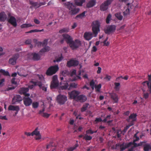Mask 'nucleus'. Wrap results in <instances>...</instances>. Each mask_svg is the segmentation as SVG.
<instances>
[{"instance_id": "1", "label": "nucleus", "mask_w": 151, "mask_h": 151, "mask_svg": "<svg viewBox=\"0 0 151 151\" xmlns=\"http://www.w3.org/2000/svg\"><path fill=\"white\" fill-rule=\"evenodd\" d=\"M67 8L69 10V13L71 15L77 14L80 11V9L76 7L72 3H69L67 5Z\"/></svg>"}, {"instance_id": "2", "label": "nucleus", "mask_w": 151, "mask_h": 151, "mask_svg": "<svg viewBox=\"0 0 151 151\" xmlns=\"http://www.w3.org/2000/svg\"><path fill=\"white\" fill-rule=\"evenodd\" d=\"M92 26L94 37H96L98 32L100 31V23L98 21H95L92 22Z\"/></svg>"}, {"instance_id": "3", "label": "nucleus", "mask_w": 151, "mask_h": 151, "mask_svg": "<svg viewBox=\"0 0 151 151\" xmlns=\"http://www.w3.org/2000/svg\"><path fill=\"white\" fill-rule=\"evenodd\" d=\"M58 65L51 66L48 68L46 72V74L47 76H51L55 74L58 70Z\"/></svg>"}, {"instance_id": "4", "label": "nucleus", "mask_w": 151, "mask_h": 151, "mask_svg": "<svg viewBox=\"0 0 151 151\" xmlns=\"http://www.w3.org/2000/svg\"><path fill=\"white\" fill-rule=\"evenodd\" d=\"M81 45V42L78 40H73L69 45L70 47L73 50L78 48Z\"/></svg>"}, {"instance_id": "5", "label": "nucleus", "mask_w": 151, "mask_h": 151, "mask_svg": "<svg viewBox=\"0 0 151 151\" xmlns=\"http://www.w3.org/2000/svg\"><path fill=\"white\" fill-rule=\"evenodd\" d=\"M114 0H106L100 6V9L102 11L106 10L108 8V6L110 5Z\"/></svg>"}, {"instance_id": "6", "label": "nucleus", "mask_w": 151, "mask_h": 151, "mask_svg": "<svg viewBox=\"0 0 151 151\" xmlns=\"http://www.w3.org/2000/svg\"><path fill=\"white\" fill-rule=\"evenodd\" d=\"M67 100V98L65 95H59L57 98V102L61 105L64 104Z\"/></svg>"}, {"instance_id": "7", "label": "nucleus", "mask_w": 151, "mask_h": 151, "mask_svg": "<svg viewBox=\"0 0 151 151\" xmlns=\"http://www.w3.org/2000/svg\"><path fill=\"white\" fill-rule=\"evenodd\" d=\"M58 86V76L57 75H54L52 77V81L51 82L50 86V88L52 89L56 88Z\"/></svg>"}, {"instance_id": "8", "label": "nucleus", "mask_w": 151, "mask_h": 151, "mask_svg": "<svg viewBox=\"0 0 151 151\" xmlns=\"http://www.w3.org/2000/svg\"><path fill=\"white\" fill-rule=\"evenodd\" d=\"M116 29V26L114 25H109L104 30V31L106 34L109 35L113 33L115 31Z\"/></svg>"}, {"instance_id": "9", "label": "nucleus", "mask_w": 151, "mask_h": 151, "mask_svg": "<svg viewBox=\"0 0 151 151\" xmlns=\"http://www.w3.org/2000/svg\"><path fill=\"white\" fill-rule=\"evenodd\" d=\"M80 93V91L74 90L71 92H69L68 94L70 99L76 100L77 97Z\"/></svg>"}, {"instance_id": "10", "label": "nucleus", "mask_w": 151, "mask_h": 151, "mask_svg": "<svg viewBox=\"0 0 151 151\" xmlns=\"http://www.w3.org/2000/svg\"><path fill=\"white\" fill-rule=\"evenodd\" d=\"M19 55L18 53L15 54L13 55L12 58L9 60V63L12 65H14L16 63V61L19 58Z\"/></svg>"}, {"instance_id": "11", "label": "nucleus", "mask_w": 151, "mask_h": 151, "mask_svg": "<svg viewBox=\"0 0 151 151\" xmlns=\"http://www.w3.org/2000/svg\"><path fill=\"white\" fill-rule=\"evenodd\" d=\"M77 84L74 83H72L70 84V86L69 87V85L68 83L65 84L64 86H62V89H68L70 90L72 88H76L77 87Z\"/></svg>"}, {"instance_id": "12", "label": "nucleus", "mask_w": 151, "mask_h": 151, "mask_svg": "<svg viewBox=\"0 0 151 151\" xmlns=\"http://www.w3.org/2000/svg\"><path fill=\"white\" fill-rule=\"evenodd\" d=\"M22 100L21 96L19 95H16L14 96L12 100V104H15L17 103H19Z\"/></svg>"}, {"instance_id": "13", "label": "nucleus", "mask_w": 151, "mask_h": 151, "mask_svg": "<svg viewBox=\"0 0 151 151\" xmlns=\"http://www.w3.org/2000/svg\"><path fill=\"white\" fill-rule=\"evenodd\" d=\"M23 103L26 106H30L32 103V100L28 97H24L23 99Z\"/></svg>"}, {"instance_id": "14", "label": "nucleus", "mask_w": 151, "mask_h": 151, "mask_svg": "<svg viewBox=\"0 0 151 151\" xmlns=\"http://www.w3.org/2000/svg\"><path fill=\"white\" fill-rule=\"evenodd\" d=\"M62 36L66 43L69 45L73 40L72 37L67 34H63L62 35Z\"/></svg>"}, {"instance_id": "15", "label": "nucleus", "mask_w": 151, "mask_h": 151, "mask_svg": "<svg viewBox=\"0 0 151 151\" xmlns=\"http://www.w3.org/2000/svg\"><path fill=\"white\" fill-rule=\"evenodd\" d=\"M137 115L136 114L133 113L129 116V118L127 119L128 122L133 123L134 124V122L136 120V117Z\"/></svg>"}, {"instance_id": "16", "label": "nucleus", "mask_w": 151, "mask_h": 151, "mask_svg": "<svg viewBox=\"0 0 151 151\" xmlns=\"http://www.w3.org/2000/svg\"><path fill=\"white\" fill-rule=\"evenodd\" d=\"M87 99L86 96L81 94L78 96L77 97L76 101L80 102L81 103H83L85 102Z\"/></svg>"}, {"instance_id": "17", "label": "nucleus", "mask_w": 151, "mask_h": 151, "mask_svg": "<svg viewBox=\"0 0 151 151\" xmlns=\"http://www.w3.org/2000/svg\"><path fill=\"white\" fill-rule=\"evenodd\" d=\"M8 22L11 24L14 27L17 26V22L16 19L14 17L11 16L8 19Z\"/></svg>"}, {"instance_id": "18", "label": "nucleus", "mask_w": 151, "mask_h": 151, "mask_svg": "<svg viewBox=\"0 0 151 151\" xmlns=\"http://www.w3.org/2000/svg\"><path fill=\"white\" fill-rule=\"evenodd\" d=\"M79 64V61L76 60H70L68 61L67 63V65L68 67L72 66H76Z\"/></svg>"}, {"instance_id": "19", "label": "nucleus", "mask_w": 151, "mask_h": 151, "mask_svg": "<svg viewBox=\"0 0 151 151\" xmlns=\"http://www.w3.org/2000/svg\"><path fill=\"white\" fill-rule=\"evenodd\" d=\"M34 135H36L35 139L36 140L40 139L41 138V135L40 134V132L38 131V128H36L32 132V136H33Z\"/></svg>"}, {"instance_id": "20", "label": "nucleus", "mask_w": 151, "mask_h": 151, "mask_svg": "<svg viewBox=\"0 0 151 151\" xmlns=\"http://www.w3.org/2000/svg\"><path fill=\"white\" fill-rule=\"evenodd\" d=\"M111 98L114 101V103H117L118 101V96L115 93H109Z\"/></svg>"}, {"instance_id": "21", "label": "nucleus", "mask_w": 151, "mask_h": 151, "mask_svg": "<svg viewBox=\"0 0 151 151\" xmlns=\"http://www.w3.org/2000/svg\"><path fill=\"white\" fill-rule=\"evenodd\" d=\"M85 39L88 40H91L93 37V34L91 32H86L84 35Z\"/></svg>"}, {"instance_id": "22", "label": "nucleus", "mask_w": 151, "mask_h": 151, "mask_svg": "<svg viewBox=\"0 0 151 151\" xmlns=\"http://www.w3.org/2000/svg\"><path fill=\"white\" fill-rule=\"evenodd\" d=\"M8 110L9 111H19L20 110V108L19 106H13L10 105L8 108Z\"/></svg>"}, {"instance_id": "23", "label": "nucleus", "mask_w": 151, "mask_h": 151, "mask_svg": "<svg viewBox=\"0 0 151 151\" xmlns=\"http://www.w3.org/2000/svg\"><path fill=\"white\" fill-rule=\"evenodd\" d=\"M96 4L95 0H91L89 1L86 5V6L88 8H90L94 6Z\"/></svg>"}, {"instance_id": "24", "label": "nucleus", "mask_w": 151, "mask_h": 151, "mask_svg": "<svg viewBox=\"0 0 151 151\" xmlns=\"http://www.w3.org/2000/svg\"><path fill=\"white\" fill-rule=\"evenodd\" d=\"M85 2V0H75L74 3L73 4L75 6L77 5L79 6H81Z\"/></svg>"}, {"instance_id": "25", "label": "nucleus", "mask_w": 151, "mask_h": 151, "mask_svg": "<svg viewBox=\"0 0 151 151\" xmlns=\"http://www.w3.org/2000/svg\"><path fill=\"white\" fill-rule=\"evenodd\" d=\"M29 90V89L28 88H21L19 91V93L21 94H23L27 92Z\"/></svg>"}, {"instance_id": "26", "label": "nucleus", "mask_w": 151, "mask_h": 151, "mask_svg": "<svg viewBox=\"0 0 151 151\" xmlns=\"http://www.w3.org/2000/svg\"><path fill=\"white\" fill-rule=\"evenodd\" d=\"M6 17V15L4 12H1L0 13V21H4Z\"/></svg>"}, {"instance_id": "27", "label": "nucleus", "mask_w": 151, "mask_h": 151, "mask_svg": "<svg viewBox=\"0 0 151 151\" xmlns=\"http://www.w3.org/2000/svg\"><path fill=\"white\" fill-rule=\"evenodd\" d=\"M17 74L21 76H23L24 77H26L27 75L25 70H21L20 72H18Z\"/></svg>"}, {"instance_id": "28", "label": "nucleus", "mask_w": 151, "mask_h": 151, "mask_svg": "<svg viewBox=\"0 0 151 151\" xmlns=\"http://www.w3.org/2000/svg\"><path fill=\"white\" fill-rule=\"evenodd\" d=\"M32 55L33 56L32 59L34 60H38L40 58V56L37 53H33Z\"/></svg>"}, {"instance_id": "29", "label": "nucleus", "mask_w": 151, "mask_h": 151, "mask_svg": "<svg viewBox=\"0 0 151 151\" xmlns=\"http://www.w3.org/2000/svg\"><path fill=\"white\" fill-rule=\"evenodd\" d=\"M135 142H134V141H133V142H132V145H133V146H132V147H133V149L138 146H142L143 145V143H146L145 141H142L140 142L139 143L137 144L135 143Z\"/></svg>"}, {"instance_id": "30", "label": "nucleus", "mask_w": 151, "mask_h": 151, "mask_svg": "<svg viewBox=\"0 0 151 151\" xmlns=\"http://www.w3.org/2000/svg\"><path fill=\"white\" fill-rule=\"evenodd\" d=\"M78 146V144L76 143L73 146L68 148L67 149V151H73L76 149Z\"/></svg>"}, {"instance_id": "31", "label": "nucleus", "mask_w": 151, "mask_h": 151, "mask_svg": "<svg viewBox=\"0 0 151 151\" xmlns=\"http://www.w3.org/2000/svg\"><path fill=\"white\" fill-rule=\"evenodd\" d=\"M37 76L38 77L40 81H38V82H41V84L45 83V80L43 76L42 75H37Z\"/></svg>"}, {"instance_id": "32", "label": "nucleus", "mask_w": 151, "mask_h": 151, "mask_svg": "<svg viewBox=\"0 0 151 151\" xmlns=\"http://www.w3.org/2000/svg\"><path fill=\"white\" fill-rule=\"evenodd\" d=\"M40 51V53L47 52L50 50V48L48 46H45Z\"/></svg>"}, {"instance_id": "33", "label": "nucleus", "mask_w": 151, "mask_h": 151, "mask_svg": "<svg viewBox=\"0 0 151 151\" xmlns=\"http://www.w3.org/2000/svg\"><path fill=\"white\" fill-rule=\"evenodd\" d=\"M143 149L144 151H149L151 150V146L149 144H145L144 145Z\"/></svg>"}, {"instance_id": "34", "label": "nucleus", "mask_w": 151, "mask_h": 151, "mask_svg": "<svg viewBox=\"0 0 151 151\" xmlns=\"http://www.w3.org/2000/svg\"><path fill=\"white\" fill-rule=\"evenodd\" d=\"M89 105V104L88 103H86L84 104L83 105L81 109V111L82 112L85 111L87 109Z\"/></svg>"}, {"instance_id": "35", "label": "nucleus", "mask_w": 151, "mask_h": 151, "mask_svg": "<svg viewBox=\"0 0 151 151\" xmlns=\"http://www.w3.org/2000/svg\"><path fill=\"white\" fill-rule=\"evenodd\" d=\"M86 12V11H85L83 12L82 13L77 15L75 17V19H77L78 18L82 19L85 16V14Z\"/></svg>"}, {"instance_id": "36", "label": "nucleus", "mask_w": 151, "mask_h": 151, "mask_svg": "<svg viewBox=\"0 0 151 151\" xmlns=\"http://www.w3.org/2000/svg\"><path fill=\"white\" fill-rule=\"evenodd\" d=\"M69 29L68 27H65L60 30L59 31V32L60 33H67L69 32Z\"/></svg>"}, {"instance_id": "37", "label": "nucleus", "mask_w": 151, "mask_h": 151, "mask_svg": "<svg viewBox=\"0 0 151 151\" xmlns=\"http://www.w3.org/2000/svg\"><path fill=\"white\" fill-rule=\"evenodd\" d=\"M115 15L119 20H121L123 19V17L120 13H116L115 14Z\"/></svg>"}, {"instance_id": "38", "label": "nucleus", "mask_w": 151, "mask_h": 151, "mask_svg": "<svg viewBox=\"0 0 151 151\" xmlns=\"http://www.w3.org/2000/svg\"><path fill=\"white\" fill-rule=\"evenodd\" d=\"M0 73L3 74V75L5 76H9V73L8 71H6L5 70L2 69H1L0 70Z\"/></svg>"}, {"instance_id": "39", "label": "nucleus", "mask_w": 151, "mask_h": 151, "mask_svg": "<svg viewBox=\"0 0 151 151\" xmlns=\"http://www.w3.org/2000/svg\"><path fill=\"white\" fill-rule=\"evenodd\" d=\"M83 139L86 140L87 141L90 140L92 139V137L88 135L87 134H85L83 137Z\"/></svg>"}, {"instance_id": "40", "label": "nucleus", "mask_w": 151, "mask_h": 151, "mask_svg": "<svg viewBox=\"0 0 151 151\" xmlns=\"http://www.w3.org/2000/svg\"><path fill=\"white\" fill-rule=\"evenodd\" d=\"M119 147L120 150V151H123L124 150L126 149L124 143L123 142L122 144H120Z\"/></svg>"}, {"instance_id": "41", "label": "nucleus", "mask_w": 151, "mask_h": 151, "mask_svg": "<svg viewBox=\"0 0 151 151\" xmlns=\"http://www.w3.org/2000/svg\"><path fill=\"white\" fill-rule=\"evenodd\" d=\"M30 4L32 5L33 6L35 7H38L41 6L40 5L38 4L37 2H35L32 1H30Z\"/></svg>"}, {"instance_id": "42", "label": "nucleus", "mask_w": 151, "mask_h": 151, "mask_svg": "<svg viewBox=\"0 0 151 151\" xmlns=\"http://www.w3.org/2000/svg\"><path fill=\"white\" fill-rule=\"evenodd\" d=\"M114 89H115V90L116 91H119V86L120 85V84L119 83H116L115 82L114 83Z\"/></svg>"}, {"instance_id": "43", "label": "nucleus", "mask_w": 151, "mask_h": 151, "mask_svg": "<svg viewBox=\"0 0 151 151\" xmlns=\"http://www.w3.org/2000/svg\"><path fill=\"white\" fill-rule=\"evenodd\" d=\"M32 25L31 24H24L22 25L21 26V28H23L26 27H30L32 26Z\"/></svg>"}, {"instance_id": "44", "label": "nucleus", "mask_w": 151, "mask_h": 151, "mask_svg": "<svg viewBox=\"0 0 151 151\" xmlns=\"http://www.w3.org/2000/svg\"><path fill=\"white\" fill-rule=\"evenodd\" d=\"M63 57L61 55L58 58H56L55 60H54L53 61L54 62H59L61 61L63 59Z\"/></svg>"}, {"instance_id": "45", "label": "nucleus", "mask_w": 151, "mask_h": 151, "mask_svg": "<svg viewBox=\"0 0 151 151\" xmlns=\"http://www.w3.org/2000/svg\"><path fill=\"white\" fill-rule=\"evenodd\" d=\"M32 83L35 86H38L40 88L42 87L41 83V82L37 81H32Z\"/></svg>"}, {"instance_id": "46", "label": "nucleus", "mask_w": 151, "mask_h": 151, "mask_svg": "<svg viewBox=\"0 0 151 151\" xmlns=\"http://www.w3.org/2000/svg\"><path fill=\"white\" fill-rule=\"evenodd\" d=\"M39 105V103L37 102H34L32 103V106L34 108H37Z\"/></svg>"}, {"instance_id": "47", "label": "nucleus", "mask_w": 151, "mask_h": 151, "mask_svg": "<svg viewBox=\"0 0 151 151\" xmlns=\"http://www.w3.org/2000/svg\"><path fill=\"white\" fill-rule=\"evenodd\" d=\"M134 124L133 123H130L127 125L126 126V127L124 128V131L125 132H126L130 127L132 126Z\"/></svg>"}, {"instance_id": "48", "label": "nucleus", "mask_w": 151, "mask_h": 151, "mask_svg": "<svg viewBox=\"0 0 151 151\" xmlns=\"http://www.w3.org/2000/svg\"><path fill=\"white\" fill-rule=\"evenodd\" d=\"M111 15L110 14H109L108 15L106 19V22L107 24H109V21L111 19Z\"/></svg>"}, {"instance_id": "49", "label": "nucleus", "mask_w": 151, "mask_h": 151, "mask_svg": "<svg viewBox=\"0 0 151 151\" xmlns=\"http://www.w3.org/2000/svg\"><path fill=\"white\" fill-rule=\"evenodd\" d=\"M34 42L36 43L38 46L39 47L42 45V42L40 41H37V40L34 39Z\"/></svg>"}, {"instance_id": "50", "label": "nucleus", "mask_w": 151, "mask_h": 151, "mask_svg": "<svg viewBox=\"0 0 151 151\" xmlns=\"http://www.w3.org/2000/svg\"><path fill=\"white\" fill-rule=\"evenodd\" d=\"M101 84H99L97 86H95V88L96 91H99L100 89L101 88Z\"/></svg>"}, {"instance_id": "51", "label": "nucleus", "mask_w": 151, "mask_h": 151, "mask_svg": "<svg viewBox=\"0 0 151 151\" xmlns=\"http://www.w3.org/2000/svg\"><path fill=\"white\" fill-rule=\"evenodd\" d=\"M129 9L128 8L126 9L125 11L123 12V15L124 16H125L127 15L128 14H129Z\"/></svg>"}, {"instance_id": "52", "label": "nucleus", "mask_w": 151, "mask_h": 151, "mask_svg": "<svg viewBox=\"0 0 151 151\" xmlns=\"http://www.w3.org/2000/svg\"><path fill=\"white\" fill-rule=\"evenodd\" d=\"M50 114L46 113H43L42 114V116L46 118H48Z\"/></svg>"}, {"instance_id": "53", "label": "nucleus", "mask_w": 151, "mask_h": 151, "mask_svg": "<svg viewBox=\"0 0 151 151\" xmlns=\"http://www.w3.org/2000/svg\"><path fill=\"white\" fill-rule=\"evenodd\" d=\"M147 83V84L149 88V91L150 92V93H151V84H150L149 82H148L147 81L144 82V83Z\"/></svg>"}, {"instance_id": "54", "label": "nucleus", "mask_w": 151, "mask_h": 151, "mask_svg": "<svg viewBox=\"0 0 151 151\" xmlns=\"http://www.w3.org/2000/svg\"><path fill=\"white\" fill-rule=\"evenodd\" d=\"M48 40L47 39H45L42 42V47L46 46L47 44Z\"/></svg>"}, {"instance_id": "55", "label": "nucleus", "mask_w": 151, "mask_h": 151, "mask_svg": "<svg viewBox=\"0 0 151 151\" xmlns=\"http://www.w3.org/2000/svg\"><path fill=\"white\" fill-rule=\"evenodd\" d=\"M149 96V93H143V98L145 99H146L148 98Z\"/></svg>"}, {"instance_id": "56", "label": "nucleus", "mask_w": 151, "mask_h": 151, "mask_svg": "<svg viewBox=\"0 0 151 151\" xmlns=\"http://www.w3.org/2000/svg\"><path fill=\"white\" fill-rule=\"evenodd\" d=\"M102 121V119L100 117L99 118H96L95 120V122H96V123H97L99 122H100Z\"/></svg>"}, {"instance_id": "57", "label": "nucleus", "mask_w": 151, "mask_h": 151, "mask_svg": "<svg viewBox=\"0 0 151 151\" xmlns=\"http://www.w3.org/2000/svg\"><path fill=\"white\" fill-rule=\"evenodd\" d=\"M86 134H92L94 133L93 131L91 129H89L86 131Z\"/></svg>"}, {"instance_id": "58", "label": "nucleus", "mask_w": 151, "mask_h": 151, "mask_svg": "<svg viewBox=\"0 0 151 151\" xmlns=\"http://www.w3.org/2000/svg\"><path fill=\"white\" fill-rule=\"evenodd\" d=\"M132 142H129L128 143L125 144V146L126 148L130 147L132 145Z\"/></svg>"}, {"instance_id": "59", "label": "nucleus", "mask_w": 151, "mask_h": 151, "mask_svg": "<svg viewBox=\"0 0 151 151\" xmlns=\"http://www.w3.org/2000/svg\"><path fill=\"white\" fill-rule=\"evenodd\" d=\"M111 78V76L106 75V77L104 78L107 81H110Z\"/></svg>"}, {"instance_id": "60", "label": "nucleus", "mask_w": 151, "mask_h": 151, "mask_svg": "<svg viewBox=\"0 0 151 151\" xmlns=\"http://www.w3.org/2000/svg\"><path fill=\"white\" fill-rule=\"evenodd\" d=\"M42 87L40 88L42 89V90L46 92L47 90V86H42Z\"/></svg>"}, {"instance_id": "61", "label": "nucleus", "mask_w": 151, "mask_h": 151, "mask_svg": "<svg viewBox=\"0 0 151 151\" xmlns=\"http://www.w3.org/2000/svg\"><path fill=\"white\" fill-rule=\"evenodd\" d=\"M62 74L64 76H65L68 74V72L66 70H64L62 72Z\"/></svg>"}, {"instance_id": "62", "label": "nucleus", "mask_w": 151, "mask_h": 151, "mask_svg": "<svg viewBox=\"0 0 151 151\" xmlns=\"http://www.w3.org/2000/svg\"><path fill=\"white\" fill-rule=\"evenodd\" d=\"M15 78H13L11 80V83L12 84L14 85H17V82L16 81H15Z\"/></svg>"}, {"instance_id": "63", "label": "nucleus", "mask_w": 151, "mask_h": 151, "mask_svg": "<svg viewBox=\"0 0 151 151\" xmlns=\"http://www.w3.org/2000/svg\"><path fill=\"white\" fill-rule=\"evenodd\" d=\"M31 42V40H27L25 42V43L27 45L30 44Z\"/></svg>"}, {"instance_id": "64", "label": "nucleus", "mask_w": 151, "mask_h": 151, "mask_svg": "<svg viewBox=\"0 0 151 151\" xmlns=\"http://www.w3.org/2000/svg\"><path fill=\"white\" fill-rule=\"evenodd\" d=\"M76 73V70H74L71 72L70 74V76H73L74 75H75Z\"/></svg>"}]
</instances>
